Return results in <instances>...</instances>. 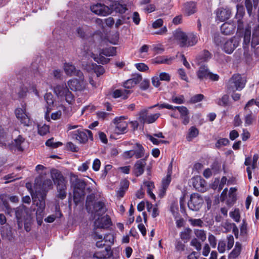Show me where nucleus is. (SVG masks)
Masks as SVG:
<instances>
[{"mask_svg": "<svg viewBox=\"0 0 259 259\" xmlns=\"http://www.w3.org/2000/svg\"><path fill=\"white\" fill-rule=\"evenodd\" d=\"M213 42L216 46L220 47L224 52L228 54H232L239 45L235 37L227 39L219 34H214Z\"/></svg>", "mask_w": 259, "mask_h": 259, "instance_id": "nucleus-2", "label": "nucleus"}, {"mask_svg": "<svg viewBox=\"0 0 259 259\" xmlns=\"http://www.w3.org/2000/svg\"><path fill=\"white\" fill-rule=\"evenodd\" d=\"M53 188L52 181L49 179L45 180L42 185L35 191L34 195H32L33 202L37 207L36 215L42 217L46 207L45 199L48 191Z\"/></svg>", "mask_w": 259, "mask_h": 259, "instance_id": "nucleus-1", "label": "nucleus"}, {"mask_svg": "<svg viewBox=\"0 0 259 259\" xmlns=\"http://www.w3.org/2000/svg\"><path fill=\"white\" fill-rule=\"evenodd\" d=\"M246 80L240 74H234L226 83V88L229 94L236 91H241L245 86Z\"/></svg>", "mask_w": 259, "mask_h": 259, "instance_id": "nucleus-4", "label": "nucleus"}, {"mask_svg": "<svg viewBox=\"0 0 259 259\" xmlns=\"http://www.w3.org/2000/svg\"><path fill=\"white\" fill-rule=\"evenodd\" d=\"M241 244L240 242H236L234 248L229 254V258H235L238 256L241 252Z\"/></svg>", "mask_w": 259, "mask_h": 259, "instance_id": "nucleus-30", "label": "nucleus"}, {"mask_svg": "<svg viewBox=\"0 0 259 259\" xmlns=\"http://www.w3.org/2000/svg\"><path fill=\"white\" fill-rule=\"evenodd\" d=\"M131 79L132 81L134 82L133 84L136 85L142 80V75L140 74H135L133 75Z\"/></svg>", "mask_w": 259, "mask_h": 259, "instance_id": "nucleus-62", "label": "nucleus"}, {"mask_svg": "<svg viewBox=\"0 0 259 259\" xmlns=\"http://www.w3.org/2000/svg\"><path fill=\"white\" fill-rule=\"evenodd\" d=\"M72 136L73 138L76 139L80 143H86L89 139L93 140L92 133L88 130H77L72 133Z\"/></svg>", "mask_w": 259, "mask_h": 259, "instance_id": "nucleus-6", "label": "nucleus"}, {"mask_svg": "<svg viewBox=\"0 0 259 259\" xmlns=\"http://www.w3.org/2000/svg\"><path fill=\"white\" fill-rule=\"evenodd\" d=\"M230 216L235 222H239L240 218L239 210L238 209H235L234 211L230 212Z\"/></svg>", "mask_w": 259, "mask_h": 259, "instance_id": "nucleus-52", "label": "nucleus"}, {"mask_svg": "<svg viewBox=\"0 0 259 259\" xmlns=\"http://www.w3.org/2000/svg\"><path fill=\"white\" fill-rule=\"evenodd\" d=\"M189 222L190 223V224L193 227H202L204 225L203 222L200 219H195L190 218V219H189Z\"/></svg>", "mask_w": 259, "mask_h": 259, "instance_id": "nucleus-42", "label": "nucleus"}, {"mask_svg": "<svg viewBox=\"0 0 259 259\" xmlns=\"http://www.w3.org/2000/svg\"><path fill=\"white\" fill-rule=\"evenodd\" d=\"M135 65L137 69L140 71H145L149 69L148 66L143 63H137Z\"/></svg>", "mask_w": 259, "mask_h": 259, "instance_id": "nucleus-61", "label": "nucleus"}, {"mask_svg": "<svg viewBox=\"0 0 259 259\" xmlns=\"http://www.w3.org/2000/svg\"><path fill=\"white\" fill-rule=\"evenodd\" d=\"M68 90L65 83L57 85L54 88V93L58 97H63Z\"/></svg>", "mask_w": 259, "mask_h": 259, "instance_id": "nucleus-24", "label": "nucleus"}, {"mask_svg": "<svg viewBox=\"0 0 259 259\" xmlns=\"http://www.w3.org/2000/svg\"><path fill=\"white\" fill-rule=\"evenodd\" d=\"M110 9L112 12L113 11L120 14L125 13L127 10L125 6L120 4H115L114 5L112 6V7Z\"/></svg>", "mask_w": 259, "mask_h": 259, "instance_id": "nucleus-38", "label": "nucleus"}, {"mask_svg": "<svg viewBox=\"0 0 259 259\" xmlns=\"http://www.w3.org/2000/svg\"><path fill=\"white\" fill-rule=\"evenodd\" d=\"M244 14V12L243 11H240L238 10L236 17L239 18V19L237 21L238 22V30H241L243 29V24L242 21L240 19V18H242Z\"/></svg>", "mask_w": 259, "mask_h": 259, "instance_id": "nucleus-46", "label": "nucleus"}, {"mask_svg": "<svg viewBox=\"0 0 259 259\" xmlns=\"http://www.w3.org/2000/svg\"><path fill=\"white\" fill-rule=\"evenodd\" d=\"M24 141L25 139L21 135H19L15 140H14L13 144L19 150L22 151L23 149L21 147V144L24 142Z\"/></svg>", "mask_w": 259, "mask_h": 259, "instance_id": "nucleus-41", "label": "nucleus"}, {"mask_svg": "<svg viewBox=\"0 0 259 259\" xmlns=\"http://www.w3.org/2000/svg\"><path fill=\"white\" fill-rule=\"evenodd\" d=\"M175 59L174 57H168L167 56H158L152 60L153 64H170Z\"/></svg>", "mask_w": 259, "mask_h": 259, "instance_id": "nucleus-20", "label": "nucleus"}, {"mask_svg": "<svg viewBox=\"0 0 259 259\" xmlns=\"http://www.w3.org/2000/svg\"><path fill=\"white\" fill-rule=\"evenodd\" d=\"M184 9L185 13L191 15L196 12V4L193 2L187 3L185 4Z\"/></svg>", "mask_w": 259, "mask_h": 259, "instance_id": "nucleus-31", "label": "nucleus"}, {"mask_svg": "<svg viewBox=\"0 0 259 259\" xmlns=\"http://www.w3.org/2000/svg\"><path fill=\"white\" fill-rule=\"evenodd\" d=\"M63 97H65L66 101L69 104L72 105L74 103V97L72 93L69 91V90L64 94Z\"/></svg>", "mask_w": 259, "mask_h": 259, "instance_id": "nucleus-43", "label": "nucleus"}, {"mask_svg": "<svg viewBox=\"0 0 259 259\" xmlns=\"http://www.w3.org/2000/svg\"><path fill=\"white\" fill-rule=\"evenodd\" d=\"M107 209L106 208L105 203L101 201L96 202L93 205V210L92 213H94V219L96 218V216H102L106 211Z\"/></svg>", "mask_w": 259, "mask_h": 259, "instance_id": "nucleus-15", "label": "nucleus"}, {"mask_svg": "<svg viewBox=\"0 0 259 259\" xmlns=\"http://www.w3.org/2000/svg\"><path fill=\"white\" fill-rule=\"evenodd\" d=\"M255 120V116L250 112L245 116V123L246 125H249Z\"/></svg>", "mask_w": 259, "mask_h": 259, "instance_id": "nucleus-45", "label": "nucleus"}, {"mask_svg": "<svg viewBox=\"0 0 259 259\" xmlns=\"http://www.w3.org/2000/svg\"><path fill=\"white\" fill-rule=\"evenodd\" d=\"M171 101L172 103L181 104L185 102V99L183 95H180L178 97L172 96L171 98Z\"/></svg>", "mask_w": 259, "mask_h": 259, "instance_id": "nucleus-50", "label": "nucleus"}, {"mask_svg": "<svg viewBox=\"0 0 259 259\" xmlns=\"http://www.w3.org/2000/svg\"><path fill=\"white\" fill-rule=\"evenodd\" d=\"M32 217L27 218L23 221V226L24 225V229L26 232H28L31 230V227L32 224Z\"/></svg>", "mask_w": 259, "mask_h": 259, "instance_id": "nucleus-49", "label": "nucleus"}, {"mask_svg": "<svg viewBox=\"0 0 259 259\" xmlns=\"http://www.w3.org/2000/svg\"><path fill=\"white\" fill-rule=\"evenodd\" d=\"M174 39L176 41L178 45L180 47H186L187 40H188V35L187 34L182 31L181 29H177L174 33Z\"/></svg>", "mask_w": 259, "mask_h": 259, "instance_id": "nucleus-11", "label": "nucleus"}, {"mask_svg": "<svg viewBox=\"0 0 259 259\" xmlns=\"http://www.w3.org/2000/svg\"><path fill=\"white\" fill-rule=\"evenodd\" d=\"M204 98V96L202 94H197L191 99V101L192 103H197L202 101Z\"/></svg>", "mask_w": 259, "mask_h": 259, "instance_id": "nucleus-63", "label": "nucleus"}, {"mask_svg": "<svg viewBox=\"0 0 259 259\" xmlns=\"http://www.w3.org/2000/svg\"><path fill=\"white\" fill-rule=\"evenodd\" d=\"M203 203V198L198 194L193 193L188 202V206L190 209L197 211L201 208Z\"/></svg>", "mask_w": 259, "mask_h": 259, "instance_id": "nucleus-8", "label": "nucleus"}, {"mask_svg": "<svg viewBox=\"0 0 259 259\" xmlns=\"http://www.w3.org/2000/svg\"><path fill=\"white\" fill-rule=\"evenodd\" d=\"M79 81L80 80L79 79L69 80L67 82L69 88L72 91L81 90L82 89V87L80 84Z\"/></svg>", "mask_w": 259, "mask_h": 259, "instance_id": "nucleus-25", "label": "nucleus"}, {"mask_svg": "<svg viewBox=\"0 0 259 259\" xmlns=\"http://www.w3.org/2000/svg\"><path fill=\"white\" fill-rule=\"evenodd\" d=\"M94 69L97 76L102 75L105 72V69L101 65H97Z\"/></svg>", "mask_w": 259, "mask_h": 259, "instance_id": "nucleus-64", "label": "nucleus"}, {"mask_svg": "<svg viewBox=\"0 0 259 259\" xmlns=\"http://www.w3.org/2000/svg\"><path fill=\"white\" fill-rule=\"evenodd\" d=\"M66 183L59 184L57 186V197L62 200L65 199L67 195Z\"/></svg>", "mask_w": 259, "mask_h": 259, "instance_id": "nucleus-26", "label": "nucleus"}, {"mask_svg": "<svg viewBox=\"0 0 259 259\" xmlns=\"http://www.w3.org/2000/svg\"><path fill=\"white\" fill-rule=\"evenodd\" d=\"M226 225L230 228L232 229L233 233L234 234L235 237L238 238V229L234 223H226Z\"/></svg>", "mask_w": 259, "mask_h": 259, "instance_id": "nucleus-59", "label": "nucleus"}, {"mask_svg": "<svg viewBox=\"0 0 259 259\" xmlns=\"http://www.w3.org/2000/svg\"><path fill=\"white\" fill-rule=\"evenodd\" d=\"M131 93L130 90L126 89H118L115 90L112 93V97L114 98L121 97L122 99H126L128 98V95Z\"/></svg>", "mask_w": 259, "mask_h": 259, "instance_id": "nucleus-23", "label": "nucleus"}, {"mask_svg": "<svg viewBox=\"0 0 259 259\" xmlns=\"http://www.w3.org/2000/svg\"><path fill=\"white\" fill-rule=\"evenodd\" d=\"M135 157L137 159L143 157L145 154V149L140 143H137L133 149Z\"/></svg>", "mask_w": 259, "mask_h": 259, "instance_id": "nucleus-21", "label": "nucleus"}, {"mask_svg": "<svg viewBox=\"0 0 259 259\" xmlns=\"http://www.w3.org/2000/svg\"><path fill=\"white\" fill-rule=\"evenodd\" d=\"M15 113L16 117L22 124L25 126L29 125L30 123V119L23 109L20 108H17L15 110Z\"/></svg>", "mask_w": 259, "mask_h": 259, "instance_id": "nucleus-17", "label": "nucleus"}, {"mask_svg": "<svg viewBox=\"0 0 259 259\" xmlns=\"http://www.w3.org/2000/svg\"><path fill=\"white\" fill-rule=\"evenodd\" d=\"M64 71L68 75L76 76L79 78L80 80H83L84 79V76L82 72L79 70H77L75 67L71 64L66 63L64 64Z\"/></svg>", "mask_w": 259, "mask_h": 259, "instance_id": "nucleus-12", "label": "nucleus"}, {"mask_svg": "<svg viewBox=\"0 0 259 259\" xmlns=\"http://www.w3.org/2000/svg\"><path fill=\"white\" fill-rule=\"evenodd\" d=\"M191 245L195 247L198 251L201 249V244L196 238H193L191 242Z\"/></svg>", "mask_w": 259, "mask_h": 259, "instance_id": "nucleus-58", "label": "nucleus"}, {"mask_svg": "<svg viewBox=\"0 0 259 259\" xmlns=\"http://www.w3.org/2000/svg\"><path fill=\"white\" fill-rule=\"evenodd\" d=\"M90 9L95 14L103 16H107L112 13L110 8L100 3L91 6Z\"/></svg>", "mask_w": 259, "mask_h": 259, "instance_id": "nucleus-10", "label": "nucleus"}, {"mask_svg": "<svg viewBox=\"0 0 259 259\" xmlns=\"http://www.w3.org/2000/svg\"><path fill=\"white\" fill-rule=\"evenodd\" d=\"M199 134V131L195 126H192L189 130L188 134L186 137L188 141L190 142L196 138Z\"/></svg>", "mask_w": 259, "mask_h": 259, "instance_id": "nucleus-32", "label": "nucleus"}, {"mask_svg": "<svg viewBox=\"0 0 259 259\" xmlns=\"http://www.w3.org/2000/svg\"><path fill=\"white\" fill-rule=\"evenodd\" d=\"M194 233L195 236L202 242L204 241L206 238V233L204 231L202 230L195 229Z\"/></svg>", "mask_w": 259, "mask_h": 259, "instance_id": "nucleus-47", "label": "nucleus"}, {"mask_svg": "<svg viewBox=\"0 0 259 259\" xmlns=\"http://www.w3.org/2000/svg\"><path fill=\"white\" fill-rule=\"evenodd\" d=\"M110 245H108L104 250L102 251H97L95 253L94 256L97 258H106L112 255Z\"/></svg>", "mask_w": 259, "mask_h": 259, "instance_id": "nucleus-22", "label": "nucleus"}, {"mask_svg": "<svg viewBox=\"0 0 259 259\" xmlns=\"http://www.w3.org/2000/svg\"><path fill=\"white\" fill-rule=\"evenodd\" d=\"M89 29V27L87 25L79 26L76 28V31L78 36L84 38L86 36V33Z\"/></svg>", "mask_w": 259, "mask_h": 259, "instance_id": "nucleus-39", "label": "nucleus"}, {"mask_svg": "<svg viewBox=\"0 0 259 259\" xmlns=\"http://www.w3.org/2000/svg\"><path fill=\"white\" fill-rule=\"evenodd\" d=\"M44 98L48 104L50 106L53 104L54 101L53 99V95L51 93H46L44 96Z\"/></svg>", "mask_w": 259, "mask_h": 259, "instance_id": "nucleus-60", "label": "nucleus"}, {"mask_svg": "<svg viewBox=\"0 0 259 259\" xmlns=\"http://www.w3.org/2000/svg\"><path fill=\"white\" fill-rule=\"evenodd\" d=\"M146 157L142 158L137 160L134 164L133 172L136 177H139L144 173L145 167L146 165Z\"/></svg>", "mask_w": 259, "mask_h": 259, "instance_id": "nucleus-13", "label": "nucleus"}, {"mask_svg": "<svg viewBox=\"0 0 259 259\" xmlns=\"http://www.w3.org/2000/svg\"><path fill=\"white\" fill-rule=\"evenodd\" d=\"M156 107H158L159 109L166 108L167 109H172L174 108L173 106L167 103H163L162 104H157L154 106H151L149 107V109H152Z\"/></svg>", "mask_w": 259, "mask_h": 259, "instance_id": "nucleus-53", "label": "nucleus"}, {"mask_svg": "<svg viewBox=\"0 0 259 259\" xmlns=\"http://www.w3.org/2000/svg\"><path fill=\"white\" fill-rule=\"evenodd\" d=\"M101 54L106 56H114L116 55V48L111 47L103 49L101 52Z\"/></svg>", "mask_w": 259, "mask_h": 259, "instance_id": "nucleus-35", "label": "nucleus"}, {"mask_svg": "<svg viewBox=\"0 0 259 259\" xmlns=\"http://www.w3.org/2000/svg\"><path fill=\"white\" fill-rule=\"evenodd\" d=\"M104 240L105 242L109 243V245H112L114 243V236L111 233L107 234L104 236Z\"/></svg>", "mask_w": 259, "mask_h": 259, "instance_id": "nucleus-55", "label": "nucleus"}, {"mask_svg": "<svg viewBox=\"0 0 259 259\" xmlns=\"http://www.w3.org/2000/svg\"><path fill=\"white\" fill-rule=\"evenodd\" d=\"M193 185L196 189H203L206 186V182L200 177H196L193 179Z\"/></svg>", "mask_w": 259, "mask_h": 259, "instance_id": "nucleus-27", "label": "nucleus"}, {"mask_svg": "<svg viewBox=\"0 0 259 259\" xmlns=\"http://www.w3.org/2000/svg\"><path fill=\"white\" fill-rule=\"evenodd\" d=\"M198 38L196 34L193 33L189 34L188 35V40H187V47H189L195 45L198 42Z\"/></svg>", "mask_w": 259, "mask_h": 259, "instance_id": "nucleus-34", "label": "nucleus"}, {"mask_svg": "<svg viewBox=\"0 0 259 259\" xmlns=\"http://www.w3.org/2000/svg\"><path fill=\"white\" fill-rule=\"evenodd\" d=\"M51 176L56 186L59 184L66 183L64 177L61 171L57 169L54 168L51 169Z\"/></svg>", "mask_w": 259, "mask_h": 259, "instance_id": "nucleus-16", "label": "nucleus"}, {"mask_svg": "<svg viewBox=\"0 0 259 259\" xmlns=\"http://www.w3.org/2000/svg\"><path fill=\"white\" fill-rule=\"evenodd\" d=\"M245 6L249 16L252 14L253 5L251 0H245Z\"/></svg>", "mask_w": 259, "mask_h": 259, "instance_id": "nucleus-51", "label": "nucleus"}, {"mask_svg": "<svg viewBox=\"0 0 259 259\" xmlns=\"http://www.w3.org/2000/svg\"><path fill=\"white\" fill-rule=\"evenodd\" d=\"M200 57L201 62L207 61L210 58V53L208 51L204 50Z\"/></svg>", "mask_w": 259, "mask_h": 259, "instance_id": "nucleus-57", "label": "nucleus"}, {"mask_svg": "<svg viewBox=\"0 0 259 259\" xmlns=\"http://www.w3.org/2000/svg\"><path fill=\"white\" fill-rule=\"evenodd\" d=\"M71 184L73 188V200L77 204L83 199L85 195V188L87 184L82 179H78L74 174H71Z\"/></svg>", "mask_w": 259, "mask_h": 259, "instance_id": "nucleus-3", "label": "nucleus"}, {"mask_svg": "<svg viewBox=\"0 0 259 259\" xmlns=\"http://www.w3.org/2000/svg\"><path fill=\"white\" fill-rule=\"evenodd\" d=\"M192 230L189 228H187L183 231L181 232L180 237L185 242H187L190 239Z\"/></svg>", "mask_w": 259, "mask_h": 259, "instance_id": "nucleus-36", "label": "nucleus"}, {"mask_svg": "<svg viewBox=\"0 0 259 259\" xmlns=\"http://www.w3.org/2000/svg\"><path fill=\"white\" fill-rule=\"evenodd\" d=\"M231 14V10L228 7H220L216 11L217 18L222 22L228 19Z\"/></svg>", "mask_w": 259, "mask_h": 259, "instance_id": "nucleus-14", "label": "nucleus"}, {"mask_svg": "<svg viewBox=\"0 0 259 259\" xmlns=\"http://www.w3.org/2000/svg\"><path fill=\"white\" fill-rule=\"evenodd\" d=\"M171 182L170 175H167L166 177L162 180V189L161 193L165 194L166 189H167L170 183Z\"/></svg>", "mask_w": 259, "mask_h": 259, "instance_id": "nucleus-37", "label": "nucleus"}, {"mask_svg": "<svg viewBox=\"0 0 259 259\" xmlns=\"http://www.w3.org/2000/svg\"><path fill=\"white\" fill-rule=\"evenodd\" d=\"M259 44V25H256L254 28L252 32L251 46L255 47Z\"/></svg>", "mask_w": 259, "mask_h": 259, "instance_id": "nucleus-29", "label": "nucleus"}, {"mask_svg": "<svg viewBox=\"0 0 259 259\" xmlns=\"http://www.w3.org/2000/svg\"><path fill=\"white\" fill-rule=\"evenodd\" d=\"M229 141L227 138H221L219 139L215 143V147L218 149L220 148L222 146H225L229 144Z\"/></svg>", "mask_w": 259, "mask_h": 259, "instance_id": "nucleus-48", "label": "nucleus"}, {"mask_svg": "<svg viewBox=\"0 0 259 259\" xmlns=\"http://www.w3.org/2000/svg\"><path fill=\"white\" fill-rule=\"evenodd\" d=\"M101 55L102 54H100L99 57H95L94 58L95 61L98 62V63H101L102 64L108 63L110 61V59L106 58Z\"/></svg>", "mask_w": 259, "mask_h": 259, "instance_id": "nucleus-54", "label": "nucleus"}, {"mask_svg": "<svg viewBox=\"0 0 259 259\" xmlns=\"http://www.w3.org/2000/svg\"><path fill=\"white\" fill-rule=\"evenodd\" d=\"M209 73V71L207 67L205 66H201L197 72V75L199 79L202 80L208 78Z\"/></svg>", "mask_w": 259, "mask_h": 259, "instance_id": "nucleus-28", "label": "nucleus"}, {"mask_svg": "<svg viewBox=\"0 0 259 259\" xmlns=\"http://www.w3.org/2000/svg\"><path fill=\"white\" fill-rule=\"evenodd\" d=\"M62 216V214L59 210L56 212V214H52L48 216L45 219V221L47 223H52L55 220L56 218H60Z\"/></svg>", "mask_w": 259, "mask_h": 259, "instance_id": "nucleus-44", "label": "nucleus"}, {"mask_svg": "<svg viewBox=\"0 0 259 259\" xmlns=\"http://www.w3.org/2000/svg\"><path fill=\"white\" fill-rule=\"evenodd\" d=\"M1 235L3 238H6L10 240L12 239V232L11 228L8 226L4 227L1 230Z\"/></svg>", "mask_w": 259, "mask_h": 259, "instance_id": "nucleus-33", "label": "nucleus"}, {"mask_svg": "<svg viewBox=\"0 0 259 259\" xmlns=\"http://www.w3.org/2000/svg\"><path fill=\"white\" fill-rule=\"evenodd\" d=\"M15 215L19 229L22 228L23 223L25 219L31 217L29 208L24 205H22L15 209Z\"/></svg>", "mask_w": 259, "mask_h": 259, "instance_id": "nucleus-5", "label": "nucleus"}, {"mask_svg": "<svg viewBox=\"0 0 259 259\" xmlns=\"http://www.w3.org/2000/svg\"><path fill=\"white\" fill-rule=\"evenodd\" d=\"M236 28V25L234 23H224L221 27V30L225 35H231L234 33Z\"/></svg>", "mask_w": 259, "mask_h": 259, "instance_id": "nucleus-19", "label": "nucleus"}, {"mask_svg": "<svg viewBox=\"0 0 259 259\" xmlns=\"http://www.w3.org/2000/svg\"><path fill=\"white\" fill-rule=\"evenodd\" d=\"M147 109H143L139 113V121L142 124H150L155 122L160 116V113L148 115Z\"/></svg>", "mask_w": 259, "mask_h": 259, "instance_id": "nucleus-7", "label": "nucleus"}, {"mask_svg": "<svg viewBox=\"0 0 259 259\" xmlns=\"http://www.w3.org/2000/svg\"><path fill=\"white\" fill-rule=\"evenodd\" d=\"M229 97L228 95H224L221 98L218 99L217 104L222 106H226L229 103Z\"/></svg>", "mask_w": 259, "mask_h": 259, "instance_id": "nucleus-40", "label": "nucleus"}, {"mask_svg": "<svg viewBox=\"0 0 259 259\" xmlns=\"http://www.w3.org/2000/svg\"><path fill=\"white\" fill-rule=\"evenodd\" d=\"M125 119H126V118L122 116L116 117L114 119L113 122L116 125L114 130L116 134L119 135L126 133L128 124L126 121H123Z\"/></svg>", "mask_w": 259, "mask_h": 259, "instance_id": "nucleus-9", "label": "nucleus"}, {"mask_svg": "<svg viewBox=\"0 0 259 259\" xmlns=\"http://www.w3.org/2000/svg\"><path fill=\"white\" fill-rule=\"evenodd\" d=\"M111 223V219L109 215H106L101 218H98L94 222L95 229H104L107 228Z\"/></svg>", "mask_w": 259, "mask_h": 259, "instance_id": "nucleus-18", "label": "nucleus"}, {"mask_svg": "<svg viewBox=\"0 0 259 259\" xmlns=\"http://www.w3.org/2000/svg\"><path fill=\"white\" fill-rule=\"evenodd\" d=\"M49 131V126L47 125H44L41 127H39L38 129V133L41 136L45 135Z\"/></svg>", "mask_w": 259, "mask_h": 259, "instance_id": "nucleus-56", "label": "nucleus"}]
</instances>
